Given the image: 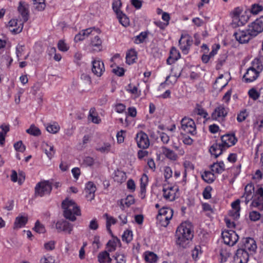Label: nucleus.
Wrapping results in <instances>:
<instances>
[{
    "instance_id": "nucleus-22",
    "label": "nucleus",
    "mask_w": 263,
    "mask_h": 263,
    "mask_svg": "<svg viewBox=\"0 0 263 263\" xmlns=\"http://www.w3.org/2000/svg\"><path fill=\"white\" fill-rule=\"evenodd\" d=\"M58 232H64L70 234L73 229V225L66 221H58L55 224Z\"/></svg>"
},
{
    "instance_id": "nucleus-14",
    "label": "nucleus",
    "mask_w": 263,
    "mask_h": 263,
    "mask_svg": "<svg viewBox=\"0 0 263 263\" xmlns=\"http://www.w3.org/2000/svg\"><path fill=\"white\" fill-rule=\"evenodd\" d=\"M228 113V108L223 105L217 107L212 114V118L213 120L221 121L224 120Z\"/></svg>"
},
{
    "instance_id": "nucleus-15",
    "label": "nucleus",
    "mask_w": 263,
    "mask_h": 263,
    "mask_svg": "<svg viewBox=\"0 0 263 263\" xmlns=\"http://www.w3.org/2000/svg\"><path fill=\"white\" fill-rule=\"evenodd\" d=\"M249 258V252L239 248L237 250L234 256L233 263H247Z\"/></svg>"
},
{
    "instance_id": "nucleus-1",
    "label": "nucleus",
    "mask_w": 263,
    "mask_h": 263,
    "mask_svg": "<svg viewBox=\"0 0 263 263\" xmlns=\"http://www.w3.org/2000/svg\"><path fill=\"white\" fill-rule=\"evenodd\" d=\"M252 200L251 206L256 208L260 210H263V188L258 185L255 190L254 185L251 184H248L245 188V192L241 196V201L244 202L246 204Z\"/></svg>"
},
{
    "instance_id": "nucleus-28",
    "label": "nucleus",
    "mask_w": 263,
    "mask_h": 263,
    "mask_svg": "<svg viewBox=\"0 0 263 263\" xmlns=\"http://www.w3.org/2000/svg\"><path fill=\"white\" fill-rule=\"evenodd\" d=\"M18 11L23 17L24 22H26L28 18V5L24 2H20L18 7Z\"/></svg>"
},
{
    "instance_id": "nucleus-27",
    "label": "nucleus",
    "mask_w": 263,
    "mask_h": 263,
    "mask_svg": "<svg viewBox=\"0 0 263 263\" xmlns=\"http://www.w3.org/2000/svg\"><path fill=\"white\" fill-rule=\"evenodd\" d=\"M107 251H103L100 252L97 256L99 263H111L112 259Z\"/></svg>"
},
{
    "instance_id": "nucleus-57",
    "label": "nucleus",
    "mask_w": 263,
    "mask_h": 263,
    "mask_svg": "<svg viewBox=\"0 0 263 263\" xmlns=\"http://www.w3.org/2000/svg\"><path fill=\"white\" fill-rule=\"evenodd\" d=\"M170 212L171 217L172 218L173 216V211L172 209L169 208H163L161 209L159 211L158 215L164 216H168V212Z\"/></svg>"
},
{
    "instance_id": "nucleus-29",
    "label": "nucleus",
    "mask_w": 263,
    "mask_h": 263,
    "mask_svg": "<svg viewBox=\"0 0 263 263\" xmlns=\"http://www.w3.org/2000/svg\"><path fill=\"white\" fill-rule=\"evenodd\" d=\"M161 153L167 159L171 160L176 161L178 159L177 154L173 150L168 148L166 147L163 146L161 147Z\"/></svg>"
},
{
    "instance_id": "nucleus-3",
    "label": "nucleus",
    "mask_w": 263,
    "mask_h": 263,
    "mask_svg": "<svg viewBox=\"0 0 263 263\" xmlns=\"http://www.w3.org/2000/svg\"><path fill=\"white\" fill-rule=\"evenodd\" d=\"M62 207L64 209V214L66 218L74 221L76 216L80 215V210L76 203L72 200L66 199L62 202Z\"/></svg>"
},
{
    "instance_id": "nucleus-44",
    "label": "nucleus",
    "mask_w": 263,
    "mask_h": 263,
    "mask_svg": "<svg viewBox=\"0 0 263 263\" xmlns=\"http://www.w3.org/2000/svg\"><path fill=\"white\" fill-rule=\"evenodd\" d=\"M168 216H164L158 215L157 219L161 226L166 227L170 223V220L172 218L171 217L170 213L168 212Z\"/></svg>"
},
{
    "instance_id": "nucleus-53",
    "label": "nucleus",
    "mask_w": 263,
    "mask_h": 263,
    "mask_svg": "<svg viewBox=\"0 0 263 263\" xmlns=\"http://www.w3.org/2000/svg\"><path fill=\"white\" fill-rule=\"evenodd\" d=\"M147 37V33L146 32H141L139 35L135 37V43L136 44H141L144 42Z\"/></svg>"
},
{
    "instance_id": "nucleus-9",
    "label": "nucleus",
    "mask_w": 263,
    "mask_h": 263,
    "mask_svg": "<svg viewBox=\"0 0 263 263\" xmlns=\"http://www.w3.org/2000/svg\"><path fill=\"white\" fill-rule=\"evenodd\" d=\"M221 235L224 243L230 246H233L239 239L238 234L231 230L222 231Z\"/></svg>"
},
{
    "instance_id": "nucleus-25",
    "label": "nucleus",
    "mask_w": 263,
    "mask_h": 263,
    "mask_svg": "<svg viewBox=\"0 0 263 263\" xmlns=\"http://www.w3.org/2000/svg\"><path fill=\"white\" fill-rule=\"evenodd\" d=\"M148 183V176L144 174L140 179V192L139 196L141 199H144L146 196V186Z\"/></svg>"
},
{
    "instance_id": "nucleus-63",
    "label": "nucleus",
    "mask_w": 263,
    "mask_h": 263,
    "mask_svg": "<svg viewBox=\"0 0 263 263\" xmlns=\"http://www.w3.org/2000/svg\"><path fill=\"white\" fill-rule=\"evenodd\" d=\"M212 187L210 186H206L202 193L203 197L205 199H209L211 198Z\"/></svg>"
},
{
    "instance_id": "nucleus-24",
    "label": "nucleus",
    "mask_w": 263,
    "mask_h": 263,
    "mask_svg": "<svg viewBox=\"0 0 263 263\" xmlns=\"http://www.w3.org/2000/svg\"><path fill=\"white\" fill-rule=\"evenodd\" d=\"M86 197L89 200H91L95 198V193L96 191V187L95 184L91 181L88 182L85 185Z\"/></svg>"
},
{
    "instance_id": "nucleus-54",
    "label": "nucleus",
    "mask_w": 263,
    "mask_h": 263,
    "mask_svg": "<svg viewBox=\"0 0 263 263\" xmlns=\"http://www.w3.org/2000/svg\"><path fill=\"white\" fill-rule=\"evenodd\" d=\"M121 5L122 3L121 0H114L113 1L112 5V9L117 15L122 12L120 10Z\"/></svg>"
},
{
    "instance_id": "nucleus-38",
    "label": "nucleus",
    "mask_w": 263,
    "mask_h": 263,
    "mask_svg": "<svg viewBox=\"0 0 263 263\" xmlns=\"http://www.w3.org/2000/svg\"><path fill=\"white\" fill-rule=\"evenodd\" d=\"M28 219L25 216H18L16 218L14 223V229H20L25 226Z\"/></svg>"
},
{
    "instance_id": "nucleus-21",
    "label": "nucleus",
    "mask_w": 263,
    "mask_h": 263,
    "mask_svg": "<svg viewBox=\"0 0 263 263\" xmlns=\"http://www.w3.org/2000/svg\"><path fill=\"white\" fill-rule=\"evenodd\" d=\"M8 27L11 31L18 33L22 31L23 23L21 20L11 19L8 23Z\"/></svg>"
},
{
    "instance_id": "nucleus-61",
    "label": "nucleus",
    "mask_w": 263,
    "mask_h": 263,
    "mask_svg": "<svg viewBox=\"0 0 263 263\" xmlns=\"http://www.w3.org/2000/svg\"><path fill=\"white\" fill-rule=\"evenodd\" d=\"M125 131L121 130L117 133L116 138L117 142L119 144L122 143L124 141Z\"/></svg>"
},
{
    "instance_id": "nucleus-31",
    "label": "nucleus",
    "mask_w": 263,
    "mask_h": 263,
    "mask_svg": "<svg viewBox=\"0 0 263 263\" xmlns=\"http://www.w3.org/2000/svg\"><path fill=\"white\" fill-rule=\"evenodd\" d=\"M43 148L47 157L49 159H51L53 157L55 153L54 146L51 144L44 143L43 144Z\"/></svg>"
},
{
    "instance_id": "nucleus-5",
    "label": "nucleus",
    "mask_w": 263,
    "mask_h": 263,
    "mask_svg": "<svg viewBox=\"0 0 263 263\" xmlns=\"http://www.w3.org/2000/svg\"><path fill=\"white\" fill-rule=\"evenodd\" d=\"M262 70L261 65H258L255 61L252 62V66L249 68L243 77L244 81L251 83L258 77L260 72Z\"/></svg>"
},
{
    "instance_id": "nucleus-23",
    "label": "nucleus",
    "mask_w": 263,
    "mask_h": 263,
    "mask_svg": "<svg viewBox=\"0 0 263 263\" xmlns=\"http://www.w3.org/2000/svg\"><path fill=\"white\" fill-rule=\"evenodd\" d=\"M240 200L237 199L231 204L232 209L229 211V216L233 219H237L240 216Z\"/></svg>"
},
{
    "instance_id": "nucleus-26",
    "label": "nucleus",
    "mask_w": 263,
    "mask_h": 263,
    "mask_svg": "<svg viewBox=\"0 0 263 263\" xmlns=\"http://www.w3.org/2000/svg\"><path fill=\"white\" fill-rule=\"evenodd\" d=\"M225 148L221 143H214L210 148L209 151L212 155L217 158L220 155Z\"/></svg>"
},
{
    "instance_id": "nucleus-19",
    "label": "nucleus",
    "mask_w": 263,
    "mask_h": 263,
    "mask_svg": "<svg viewBox=\"0 0 263 263\" xmlns=\"http://www.w3.org/2000/svg\"><path fill=\"white\" fill-rule=\"evenodd\" d=\"M177 190V187L165 186L163 189V196L166 200L173 201L176 198Z\"/></svg>"
},
{
    "instance_id": "nucleus-4",
    "label": "nucleus",
    "mask_w": 263,
    "mask_h": 263,
    "mask_svg": "<svg viewBox=\"0 0 263 263\" xmlns=\"http://www.w3.org/2000/svg\"><path fill=\"white\" fill-rule=\"evenodd\" d=\"M232 23L231 25L235 28L245 25L249 20V16L242 8H235L231 12Z\"/></svg>"
},
{
    "instance_id": "nucleus-32",
    "label": "nucleus",
    "mask_w": 263,
    "mask_h": 263,
    "mask_svg": "<svg viewBox=\"0 0 263 263\" xmlns=\"http://www.w3.org/2000/svg\"><path fill=\"white\" fill-rule=\"evenodd\" d=\"M211 171L213 173L221 174L225 170V165L222 161L214 163L210 166Z\"/></svg>"
},
{
    "instance_id": "nucleus-56",
    "label": "nucleus",
    "mask_w": 263,
    "mask_h": 263,
    "mask_svg": "<svg viewBox=\"0 0 263 263\" xmlns=\"http://www.w3.org/2000/svg\"><path fill=\"white\" fill-rule=\"evenodd\" d=\"M33 230L38 233H44L46 232L44 226L39 221H36Z\"/></svg>"
},
{
    "instance_id": "nucleus-40",
    "label": "nucleus",
    "mask_w": 263,
    "mask_h": 263,
    "mask_svg": "<svg viewBox=\"0 0 263 263\" xmlns=\"http://www.w3.org/2000/svg\"><path fill=\"white\" fill-rule=\"evenodd\" d=\"M104 217L106 218V229L107 231L111 234L112 232L111 230V226L115 224L117 222V219L109 215L108 214L105 213L104 215Z\"/></svg>"
},
{
    "instance_id": "nucleus-47",
    "label": "nucleus",
    "mask_w": 263,
    "mask_h": 263,
    "mask_svg": "<svg viewBox=\"0 0 263 263\" xmlns=\"http://www.w3.org/2000/svg\"><path fill=\"white\" fill-rule=\"evenodd\" d=\"M26 133L33 136H39L41 134L40 129L34 124L30 125V127L26 130Z\"/></svg>"
},
{
    "instance_id": "nucleus-30",
    "label": "nucleus",
    "mask_w": 263,
    "mask_h": 263,
    "mask_svg": "<svg viewBox=\"0 0 263 263\" xmlns=\"http://www.w3.org/2000/svg\"><path fill=\"white\" fill-rule=\"evenodd\" d=\"M94 35V37L91 41L90 46L93 50L100 51L102 48V41L99 36L96 34Z\"/></svg>"
},
{
    "instance_id": "nucleus-2",
    "label": "nucleus",
    "mask_w": 263,
    "mask_h": 263,
    "mask_svg": "<svg viewBox=\"0 0 263 263\" xmlns=\"http://www.w3.org/2000/svg\"><path fill=\"white\" fill-rule=\"evenodd\" d=\"M176 243L182 248H186L193 237L192 227L190 223L184 222L177 228L176 232Z\"/></svg>"
},
{
    "instance_id": "nucleus-34",
    "label": "nucleus",
    "mask_w": 263,
    "mask_h": 263,
    "mask_svg": "<svg viewBox=\"0 0 263 263\" xmlns=\"http://www.w3.org/2000/svg\"><path fill=\"white\" fill-rule=\"evenodd\" d=\"M180 58V53L179 51L175 48L172 47L170 51V55L167 60L168 64H171V62H174Z\"/></svg>"
},
{
    "instance_id": "nucleus-55",
    "label": "nucleus",
    "mask_w": 263,
    "mask_h": 263,
    "mask_svg": "<svg viewBox=\"0 0 263 263\" xmlns=\"http://www.w3.org/2000/svg\"><path fill=\"white\" fill-rule=\"evenodd\" d=\"M201 248L200 246H196L194 249L192 250V257L194 260L197 259L199 256L201 255Z\"/></svg>"
},
{
    "instance_id": "nucleus-8",
    "label": "nucleus",
    "mask_w": 263,
    "mask_h": 263,
    "mask_svg": "<svg viewBox=\"0 0 263 263\" xmlns=\"http://www.w3.org/2000/svg\"><path fill=\"white\" fill-rule=\"evenodd\" d=\"M52 190L51 183L48 181H44L38 183L35 188L36 196L43 197L49 194Z\"/></svg>"
},
{
    "instance_id": "nucleus-10",
    "label": "nucleus",
    "mask_w": 263,
    "mask_h": 263,
    "mask_svg": "<svg viewBox=\"0 0 263 263\" xmlns=\"http://www.w3.org/2000/svg\"><path fill=\"white\" fill-rule=\"evenodd\" d=\"M248 28L253 37L261 33L263 31V16L249 25Z\"/></svg>"
},
{
    "instance_id": "nucleus-51",
    "label": "nucleus",
    "mask_w": 263,
    "mask_h": 263,
    "mask_svg": "<svg viewBox=\"0 0 263 263\" xmlns=\"http://www.w3.org/2000/svg\"><path fill=\"white\" fill-rule=\"evenodd\" d=\"M34 7L38 11L43 10L45 7L46 4L45 0H32Z\"/></svg>"
},
{
    "instance_id": "nucleus-20",
    "label": "nucleus",
    "mask_w": 263,
    "mask_h": 263,
    "mask_svg": "<svg viewBox=\"0 0 263 263\" xmlns=\"http://www.w3.org/2000/svg\"><path fill=\"white\" fill-rule=\"evenodd\" d=\"M113 142L109 141H103L98 143L96 147L97 151L101 153V154H108L109 153H113L112 145Z\"/></svg>"
},
{
    "instance_id": "nucleus-64",
    "label": "nucleus",
    "mask_w": 263,
    "mask_h": 263,
    "mask_svg": "<svg viewBox=\"0 0 263 263\" xmlns=\"http://www.w3.org/2000/svg\"><path fill=\"white\" fill-rule=\"evenodd\" d=\"M40 263H55V259L51 256H44L41 258Z\"/></svg>"
},
{
    "instance_id": "nucleus-58",
    "label": "nucleus",
    "mask_w": 263,
    "mask_h": 263,
    "mask_svg": "<svg viewBox=\"0 0 263 263\" xmlns=\"http://www.w3.org/2000/svg\"><path fill=\"white\" fill-rule=\"evenodd\" d=\"M163 175L166 180L173 177V171L170 166L164 167Z\"/></svg>"
},
{
    "instance_id": "nucleus-49",
    "label": "nucleus",
    "mask_w": 263,
    "mask_h": 263,
    "mask_svg": "<svg viewBox=\"0 0 263 263\" xmlns=\"http://www.w3.org/2000/svg\"><path fill=\"white\" fill-rule=\"evenodd\" d=\"M117 15V17L119 21V22L122 26H123L124 27H126L129 25V20L126 15H125L122 12L121 13H119V14H118Z\"/></svg>"
},
{
    "instance_id": "nucleus-35",
    "label": "nucleus",
    "mask_w": 263,
    "mask_h": 263,
    "mask_svg": "<svg viewBox=\"0 0 263 263\" xmlns=\"http://www.w3.org/2000/svg\"><path fill=\"white\" fill-rule=\"evenodd\" d=\"M135 203V198L132 195H128L125 198L120 201L121 208L123 209L125 207H129Z\"/></svg>"
},
{
    "instance_id": "nucleus-62",
    "label": "nucleus",
    "mask_w": 263,
    "mask_h": 263,
    "mask_svg": "<svg viewBox=\"0 0 263 263\" xmlns=\"http://www.w3.org/2000/svg\"><path fill=\"white\" fill-rule=\"evenodd\" d=\"M58 48L60 51L63 52L67 51L69 49V46L62 40L59 41Z\"/></svg>"
},
{
    "instance_id": "nucleus-41",
    "label": "nucleus",
    "mask_w": 263,
    "mask_h": 263,
    "mask_svg": "<svg viewBox=\"0 0 263 263\" xmlns=\"http://www.w3.org/2000/svg\"><path fill=\"white\" fill-rule=\"evenodd\" d=\"M137 53L134 49L129 50L126 53V63L130 65L135 62L137 59Z\"/></svg>"
},
{
    "instance_id": "nucleus-36",
    "label": "nucleus",
    "mask_w": 263,
    "mask_h": 263,
    "mask_svg": "<svg viewBox=\"0 0 263 263\" xmlns=\"http://www.w3.org/2000/svg\"><path fill=\"white\" fill-rule=\"evenodd\" d=\"M253 128L255 133H257L263 128V118L257 117L254 120Z\"/></svg>"
},
{
    "instance_id": "nucleus-50",
    "label": "nucleus",
    "mask_w": 263,
    "mask_h": 263,
    "mask_svg": "<svg viewBox=\"0 0 263 263\" xmlns=\"http://www.w3.org/2000/svg\"><path fill=\"white\" fill-rule=\"evenodd\" d=\"M133 232L129 230H125L122 236V240L126 243L130 242L133 240Z\"/></svg>"
},
{
    "instance_id": "nucleus-39",
    "label": "nucleus",
    "mask_w": 263,
    "mask_h": 263,
    "mask_svg": "<svg viewBox=\"0 0 263 263\" xmlns=\"http://www.w3.org/2000/svg\"><path fill=\"white\" fill-rule=\"evenodd\" d=\"M88 119L95 124H99L101 122V119L98 116L95 108H91L89 110Z\"/></svg>"
},
{
    "instance_id": "nucleus-17",
    "label": "nucleus",
    "mask_w": 263,
    "mask_h": 263,
    "mask_svg": "<svg viewBox=\"0 0 263 263\" xmlns=\"http://www.w3.org/2000/svg\"><path fill=\"white\" fill-rule=\"evenodd\" d=\"M91 70L96 76L100 77L105 71L103 62L99 59H95L92 61Z\"/></svg>"
},
{
    "instance_id": "nucleus-48",
    "label": "nucleus",
    "mask_w": 263,
    "mask_h": 263,
    "mask_svg": "<svg viewBox=\"0 0 263 263\" xmlns=\"http://www.w3.org/2000/svg\"><path fill=\"white\" fill-rule=\"evenodd\" d=\"M60 129V125L58 123L56 122H54L52 124H48L46 126L47 130L52 134H56L57 133Z\"/></svg>"
},
{
    "instance_id": "nucleus-59",
    "label": "nucleus",
    "mask_w": 263,
    "mask_h": 263,
    "mask_svg": "<svg viewBox=\"0 0 263 263\" xmlns=\"http://www.w3.org/2000/svg\"><path fill=\"white\" fill-rule=\"evenodd\" d=\"M115 259L117 263H126V257L123 254L116 253L115 255Z\"/></svg>"
},
{
    "instance_id": "nucleus-37",
    "label": "nucleus",
    "mask_w": 263,
    "mask_h": 263,
    "mask_svg": "<svg viewBox=\"0 0 263 263\" xmlns=\"http://www.w3.org/2000/svg\"><path fill=\"white\" fill-rule=\"evenodd\" d=\"M120 240L117 238H114L109 240L107 242L106 246L107 248V251L112 252L116 250L118 245H120Z\"/></svg>"
},
{
    "instance_id": "nucleus-12",
    "label": "nucleus",
    "mask_w": 263,
    "mask_h": 263,
    "mask_svg": "<svg viewBox=\"0 0 263 263\" xmlns=\"http://www.w3.org/2000/svg\"><path fill=\"white\" fill-rule=\"evenodd\" d=\"M137 146L141 148H147L150 144L148 136L143 132H140L136 134L135 138Z\"/></svg>"
},
{
    "instance_id": "nucleus-11",
    "label": "nucleus",
    "mask_w": 263,
    "mask_h": 263,
    "mask_svg": "<svg viewBox=\"0 0 263 263\" xmlns=\"http://www.w3.org/2000/svg\"><path fill=\"white\" fill-rule=\"evenodd\" d=\"M236 40L240 44H245L254 37L248 29L238 30L234 33Z\"/></svg>"
},
{
    "instance_id": "nucleus-52",
    "label": "nucleus",
    "mask_w": 263,
    "mask_h": 263,
    "mask_svg": "<svg viewBox=\"0 0 263 263\" xmlns=\"http://www.w3.org/2000/svg\"><path fill=\"white\" fill-rule=\"evenodd\" d=\"M126 90L135 95V97H138L140 95V91L138 90L137 87L131 84L127 86Z\"/></svg>"
},
{
    "instance_id": "nucleus-46",
    "label": "nucleus",
    "mask_w": 263,
    "mask_h": 263,
    "mask_svg": "<svg viewBox=\"0 0 263 263\" xmlns=\"http://www.w3.org/2000/svg\"><path fill=\"white\" fill-rule=\"evenodd\" d=\"M230 248H223L220 251L221 262H226L231 255Z\"/></svg>"
},
{
    "instance_id": "nucleus-13",
    "label": "nucleus",
    "mask_w": 263,
    "mask_h": 263,
    "mask_svg": "<svg viewBox=\"0 0 263 263\" xmlns=\"http://www.w3.org/2000/svg\"><path fill=\"white\" fill-rule=\"evenodd\" d=\"M240 249L246 250L249 252V255L253 254L255 253L257 249L256 241L252 238H245L242 240V245Z\"/></svg>"
},
{
    "instance_id": "nucleus-45",
    "label": "nucleus",
    "mask_w": 263,
    "mask_h": 263,
    "mask_svg": "<svg viewBox=\"0 0 263 263\" xmlns=\"http://www.w3.org/2000/svg\"><path fill=\"white\" fill-rule=\"evenodd\" d=\"M261 89H260L259 91H258L256 88H252L248 91V94L251 99L254 101H256L260 96H261Z\"/></svg>"
},
{
    "instance_id": "nucleus-43",
    "label": "nucleus",
    "mask_w": 263,
    "mask_h": 263,
    "mask_svg": "<svg viewBox=\"0 0 263 263\" xmlns=\"http://www.w3.org/2000/svg\"><path fill=\"white\" fill-rule=\"evenodd\" d=\"M114 179L118 183H122L126 179V175L124 172L121 171H115Z\"/></svg>"
},
{
    "instance_id": "nucleus-33",
    "label": "nucleus",
    "mask_w": 263,
    "mask_h": 263,
    "mask_svg": "<svg viewBox=\"0 0 263 263\" xmlns=\"http://www.w3.org/2000/svg\"><path fill=\"white\" fill-rule=\"evenodd\" d=\"M202 179L208 183H211L214 182L216 177L214 173L210 171H205L201 174Z\"/></svg>"
},
{
    "instance_id": "nucleus-16",
    "label": "nucleus",
    "mask_w": 263,
    "mask_h": 263,
    "mask_svg": "<svg viewBox=\"0 0 263 263\" xmlns=\"http://www.w3.org/2000/svg\"><path fill=\"white\" fill-rule=\"evenodd\" d=\"M100 32V29L95 28H89L80 31L78 34L75 36L74 40L76 42H78L84 40L86 37H88L89 35H95V34L99 33Z\"/></svg>"
},
{
    "instance_id": "nucleus-60",
    "label": "nucleus",
    "mask_w": 263,
    "mask_h": 263,
    "mask_svg": "<svg viewBox=\"0 0 263 263\" xmlns=\"http://www.w3.org/2000/svg\"><path fill=\"white\" fill-rule=\"evenodd\" d=\"M248 116L246 110L241 111L237 115V120L238 122H242L246 120Z\"/></svg>"
},
{
    "instance_id": "nucleus-7",
    "label": "nucleus",
    "mask_w": 263,
    "mask_h": 263,
    "mask_svg": "<svg viewBox=\"0 0 263 263\" xmlns=\"http://www.w3.org/2000/svg\"><path fill=\"white\" fill-rule=\"evenodd\" d=\"M181 129L184 132L194 135L196 134V127L193 120L187 117H184L181 121Z\"/></svg>"
},
{
    "instance_id": "nucleus-18",
    "label": "nucleus",
    "mask_w": 263,
    "mask_h": 263,
    "mask_svg": "<svg viewBox=\"0 0 263 263\" xmlns=\"http://www.w3.org/2000/svg\"><path fill=\"white\" fill-rule=\"evenodd\" d=\"M221 145L226 149L233 146L237 141V139L233 134H226L221 137Z\"/></svg>"
},
{
    "instance_id": "nucleus-42",
    "label": "nucleus",
    "mask_w": 263,
    "mask_h": 263,
    "mask_svg": "<svg viewBox=\"0 0 263 263\" xmlns=\"http://www.w3.org/2000/svg\"><path fill=\"white\" fill-rule=\"evenodd\" d=\"M157 255L153 252L146 251L144 253L145 260L149 263H155L158 260Z\"/></svg>"
},
{
    "instance_id": "nucleus-6",
    "label": "nucleus",
    "mask_w": 263,
    "mask_h": 263,
    "mask_svg": "<svg viewBox=\"0 0 263 263\" xmlns=\"http://www.w3.org/2000/svg\"><path fill=\"white\" fill-rule=\"evenodd\" d=\"M192 37L188 34H183L179 41V45L182 52L184 54L189 53L193 44Z\"/></svg>"
}]
</instances>
